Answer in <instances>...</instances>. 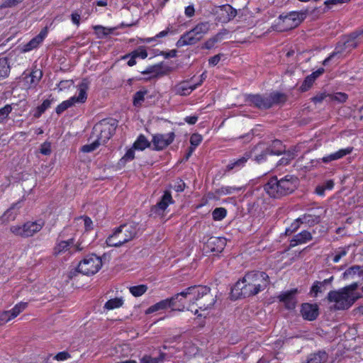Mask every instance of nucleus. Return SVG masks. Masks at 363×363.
I'll return each mask as SVG.
<instances>
[{
    "label": "nucleus",
    "mask_w": 363,
    "mask_h": 363,
    "mask_svg": "<svg viewBox=\"0 0 363 363\" xmlns=\"http://www.w3.org/2000/svg\"><path fill=\"white\" fill-rule=\"evenodd\" d=\"M269 284V276L264 272L247 273L242 280L236 282L232 293L238 296L250 297L264 290Z\"/></svg>",
    "instance_id": "1"
},
{
    "label": "nucleus",
    "mask_w": 363,
    "mask_h": 363,
    "mask_svg": "<svg viewBox=\"0 0 363 363\" xmlns=\"http://www.w3.org/2000/svg\"><path fill=\"white\" fill-rule=\"evenodd\" d=\"M298 179L293 175H286L278 179L271 178L264 185L265 191L274 198H279L292 193L297 187Z\"/></svg>",
    "instance_id": "2"
},
{
    "label": "nucleus",
    "mask_w": 363,
    "mask_h": 363,
    "mask_svg": "<svg viewBox=\"0 0 363 363\" xmlns=\"http://www.w3.org/2000/svg\"><path fill=\"white\" fill-rule=\"evenodd\" d=\"M357 287L358 284L353 283L338 291H331L328 294V299L335 303L336 310L348 309L359 297L356 292Z\"/></svg>",
    "instance_id": "3"
},
{
    "label": "nucleus",
    "mask_w": 363,
    "mask_h": 363,
    "mask_svg": "<svg viewBox=\"0 0 363 363\" xmlns=\"http://www.w3.org/2000/svg\"><path fill=\"white\" fill-rule=\"evenodd\" d=\"M189 294L190 303L195 304L201 311L211 308L216 303L215 297L211 294L210 288L204 286H191L182 291V296Z\"/></svg>",
    "instance_id": "4"
},
{
    "label": "nucleus",
    "mask_w": 363,
    "mask_h": 363,
    "mask_svg": "<svg viewBox=\"0 0 363 363\" xmlns=\"http://www.w3.org/2000/svg\"><path fill=\"white\" fill-rule=\"evenodd\" d=\"M139 232L137 223H128L120 225L112 235L106 239V244L110 247H120L135 238Z\"/></svg>",
    "instance_id": "5"
},
{
    "label": "nucleus",
    "mask_w": 363,
    "mask_h": 363,
    "mask_svg": "<svg viewBox=\"0 0 363 363\" xmlns=\"http://www.w3.org/2000/svg\"><path fill=\"white\" fill-rule=\"evenodd\" d=\"M247 99L249 102L260 109L269 108L273 105L283 103L286 100V95L278 91L272 92L268 95H250Z\"/></svg>",
    "instance_id": "6"
},
{
    "label": "nucleus",
    "mask_w": 363,
    "mask_h": 363,
    "mask_svg": "<svg viewBox=\"0 0 363 363\" xmlns=\"http://www.w3.org/2000/svg\"><path fill=\"white\" fill-rule=\"evenodd\" d=\"M118 123L114 119H104L95 125L93 134L100 145L105 144L116 131Z\"/></svg>",
    "instance_id": "7"
},
{
    "label": "nucleus",
    "mask_w": 363,
    "mask_h": 363,
    "mask_svg": "<svg viewBox=\"0 0 363 363\" xmlns=\"http://www.w3.org/2000/svg\"><path fill=\"white\" fill-rule=\"evenodd\" d=\"M44 226V222L42 220L28 221L22 225H12L10 227V231L16 236L26 238L33 236L38 233Z\"/></svg>",
    "instance_id": "8"
},
{
    "label": "nucleus",
    "mask_w": 363,
    "mask_h": 363,
    "mask_svg": "<svg viewBox=\"0 0 363 363\" xmlns=\"http://www.w3.org/2000/svg\"><path fill=\"white\" fill-rule=\"evenodd\" d=\"M101 266V258L96 255L91 254L86 256L79 263L77 270L84 275L90 276L98 272Z\"/></svg>",
    "instance_id": "9"
},
{
    "label": "nucleus",
    "mask_w": 363,
    "mask_h": 363,
    "mask_svg": "<svg viewBox=\"0 0 363 363\" xmlns=\"http://www.w3.org/2000/svg\"><path fill=\"white\" fill-rule=\"evenodd\" d=\"M89 88V83L86 80H83L79 85H78V91L79 94L77 96H72L69 99L65 101L62 102L60 104H59L56 108V113L57 114H61L62 112H64L65 110H67L68 108L73 106L75 103H84L86 98V91Z\"/></svg>",
    "instance_id": "10"
},
{
    "label": "nucleus",
    "mask_w": 363,
    "mask_h": 363,
    "mask_svg": "<svg viewBox=\"0 0 363 363\" xmlns=\"http://www.w3.org/2000/svg\"><path fill=\"white\" fill-rule=\"evenodd\" d=\"M307 11H292L285 16H280L282 21L283 30L297 27L306 18Z\"/></svg>",
    "instance_id": "11"
},
{
    "label": "nucleus",
    "mask_w": 363,
    "mask_h": 363,
    "mask_svg": "<svg viewBox=\"0 0 363 363\" xmlns=\"http://www.w3.org/2000/svg\"><path fill=\"white\" fill-rule=\"evenodd\" d=\"M175 134L170 132L166 134H155L152 135L151 143L152 144V150L160 151L169 145L174 140Z\"/></svg>",
    "instance_id": "12"
},
{
    "label": "nucleus",
    "mask_w": 363,
    "mask_h": 363,
    "mask_svg": "<svg viewBox=\"0 0 363 363\" xmlns=\"http://www.w3.org/2000/svg\"><path fill=\"white\" fill-rule=\"evenodd\" d=\"M283 152H284V147L281 141L275 140L269 147L266 148L260 155H257L255 160L257 162H260L264 160L267 155H279Z\"/></svg>",
    "instance_id": "13"
},
{
    "label": "nucleus",
    "mask_w": 363,
    "mask_h": 363,
    "mask_svg": "<svg viewBox=\"0 0 363 363\" xmlns=\"http://www.w3.org/2000/svg\"><path fill=\"white\" fill-rule=\"evenodd\" d=\"M173 203L174 201L170 191H165L161 200L155 206H152V212L161 215L167 209V206Z\"/></svg>",
    "instance_id": "14"
},
{
    "label": "nucleus",
    "mask_w": 363,
    "mask_h": 363,
    "mask_svg": "<svg viewBox=\"0 0 363 363\" xmlns=\"http://www.w3.org/2000/svg\"><path fill=\"white\" fill-rule=\"evenodd\" d=\"M301 313L305 320H314L318 315V306L315 303H303L301 305Z\"/></svg>",
    "instance_id": "15"
},
{
    "label": "nucleus",
    "mask_w": 363,
    "mask_h": 363,
    "mask_svg": "<svg viewBox=\"0 0 363 363\" xmlns=\"http://www.w3.org/2000/svg\"><path fill=\"white\" fill-rule=\"evenodd\" d=\"M296 289H292L281 294L278 298L279 301L283 302L286 308L289 310L294 309L296 305Z\"/></svg>",
    "instance_id": "16"
},
{
    "label": "nucleus",
    "mask_w": 363,
    "mask_h": 363,
    "mask_svg": "<svg viewBox=\"0 0 363 363\" xmlns=\"http://www.w3.org/2000/svg\"><path fill=\"white\" fill-rule=\"evenodd\" d=\"M200 40L201 38H199V35H197V34L191 29L180 37L177 40L176 45L177 48H182L185 45H194Z\"/></svg>",
    "instance_id": "17"
},
{
    "label": "nucleus",
    "mask_w": 363,
    "mask_h": 363,
    "mask_svg": "<svg viewBox=\"0 0 363 363\" xmlns=\"http://www.w3.org/2000/svg\"><path fill=\"white\" fill-rule=\"evenodd\" d=\"M72 245H74V238H70L67 240H57L53 248V255L59 256L66 252L72 254V252H71Z\"/></svg>",
    "instance_id": "18"
},
{
    "label": "nucleus",
    "mask_w": 363,
    "mask_h": 363,
    "mask_svg": "<svg viewBox=\"0 0 363 363\" xmlns=\"http://www.w3.org/2000/svg\"><path fill=\"white\" fill-rule=\"evenodd\" d=\"M177 298V296L162 300L160 302L149 307L146 311V313H152L160 310L166 309L167 308H171L173 311V307H174L176 305Z\"/></svg>",
    "instance_id": "19"
},
{
    "label": "nucleus",
    "mask_w": 363,
    "mask_h": 363,
    "mask_svg": "<svg viewBox=\"0 0 363 363\" xmlns=\"http://www.w3.org/2000/svg\"><path fill=\"white\" fill-rule=\"evenodd\" d=\"M169 69L163 66L162 64H157L148 67L145 70L142 71L143 74H150V78H158L166 75L168 73Z\"/></svg>",
    "instance_id": "20"
},
{
    "label": "nucleus",
    "mask_w": 363,
    "mask_h": 363,
    "mask_svg": "<svg viewBox=\"0 0 363 363\" xmlns=\"http://www.w3.org/2000/svg\"><path fill=\"white\" fill-rule=\"evenodd\" d=\"M237 16V10L230 5L226 4L220 7V20L223 23H227L233 19Z\"/></svg>",
    "instance_id": "21"
},
{
    "label": "nucleus",
    "mask_w": 363,
    "mask_h": 363,
    "mask_svg": "<svg viewBox=\"0 0 363 363\" xmlns=\"http://www.w3.org/2000/svg\"><path fill=\"white\" fill-rule=\"evenodd\" d=\"M324 72L323 68H320L315 72H313L310 75L307 76L304 81L303 82L301 86H300V90L301 91H308L314 83L315 80L323 73Z\"/></svg>",
    "instance_id": "22"
},
{
    "label": "nucleus",
    "mask_w": 363,
    "mask_h": 363,
    "mask_svg": "<svg viewBox=\"0 0 363 363\" xmlns=\"http://www.w3.org/2000/svg\"><path fill=\"white\" fill-rule=\"evenodd\" d=\"M312 235L307 230H303L296 235L290 241V247H294L298 245L303 244L311 240Z\"/></svg>",
    "instance_id": "23"
},
{
    "label": "nucleus",
    "mask_w": 363,
    "mask_h": 363,
    "mask_svg": "<svg viewBox=\"0 0 363 363\" xmlns=\"http://www.w3.org/2000/svg\"><path fill=\"white\" fill-rule=\"evenodd\" d=\"M353 148L348 147L347 148L340 149L338 151L330 154L325 157H323L321 160L323 162L328 163L334 160H337L339 159L342 158L343 157L350 154L352 151Z\"/></svg>",
    "instance_id": "24"
},
{
    "label": "nucleus",
    "mask_w": 363,
    "mask_h": 363,
    "mask_svg": "<svg viewBox=\"0 0 363 363\" xmlns=\"http://www.w3.org/2000/svg\"><path fill=\"white\" fill-rule=\"evenodd\" d=\"M198 86V84H190L189 82H182L174 86L177 94L186 96L191 93Z\"/></svg>",
    "instance_id": "25"
},
{
    "label": "nucleus",
    "mask_w": 363,
    "mask_h": 363,
    "mask_svg": "<svg viewBox=\"0 0 363 363\" xmlns=\"http://www.w3.org/2000/svg\"><path fill=\"white\" fill-rule=\"evenodd\" d=\"M177 296V298L176 299V305L174 307H173V311H184L185 309L189 310V307L191 306V303H190L188 306H186V300H189L190 301L189 294L182 296V292H180L175 294L172 297Z\"/></svg>",
    "instance_id": "26"
},
{
    "label": "nucleus",
    "mask_w": 363,
    "mask_h": 363,
    "mask_svg": "<svg viewBox=\"0 0 363 363\" xmlns=\"http://www.w3.org/2000/svg\"><path fill=\"white\" fill-rule=\"evenodd\" d=\"M225 245V240L223 238L213 237L207 242V246L212 252H220L223 251Z\"/></svg>",
    "instance_id": "27"
},
{
    "label": "nucleus",
    "mask_w": 363,
    "mask_h": 363,
    "mask_svg": "<svg viewBox=\"0 0 363 363\" xmlns=\"http://www.w3.org/2000/svg\"><path fill=\"white\" fill-rule=\"evenodd\" d=\"M19 208V202L13 203L1 216V220L4 223L13 221L18 214Z\"/></svg>",
    "instance_id": "28"
},
{
    "label": "nucleus",
    "mask_w": 363,
    "mask_h": 363,
    "mask_svg": "<svg viewBox=\"0 0 363 363\" xmlns=\"http://www.w3.org/2000/svg\"><path fill=\"white\" fill-rule=\"evenodd\" d=\"M46 35L47 30H42L37 36L33 38L24 46L23 50L25 52H28L33 50V48H37L43 42Z\"/></svg>",
    "instance_id": "29"
},
{
    "label": "nucleus",
    "mask_w": 363,
    "mask_h": 363,
    "mask_svg": "<svg viewBox=\"0 0 363 363\" xmlns=\"http://www.w3.org/2000/svg\"><path fill=\"white\" fill-rule=\"evenodd\" d=\"M228 33V31L225 29L221 30L220 32L218 33L213 38H209L203 45V48L206 49H211L214 45L221 40L224 35H227Z\"/></svg>",
    "instance_id": "30"
},
{
    "label": "nucleus",
    "mask_w": 363,
    "mask_h": 363,
    "mask_svg": "<svg viewBox=\"0 0 363 363\" xmlns=\"http://www.w3.org/2000/svg\"><path fill=\"white\" fill-rule=\"evenodd\" d=\"M123 303L124 300L122 297L114 298L106 301L104 308L108 311L113 310L121 307L123 305Z\"/></svg>",
    "instance_id": "31"
},
{
    "label": "nucleus",
    "mask_w": 363,
    "mask_h": 363,
    "mask_svg": "<svg viewBox=\"0 0 363 363\" xmlns=\"http://www.w3.org/2000/svg\"><path fill=\"white\" fill-rule=\"evenodd\" d=\"M28 306V303L26 302H20L15 305V306L7 311L11 319H13L17 317L22 311H23Z\"/></svg>",
    "instance_id": "32"
},
{
    "label": "nucleus",
    "mask_w": 363,
    "mask_h": 363,
    "mask_svg": "<svg viewBox=\"0 0 363 363\" xmlns=\"http://www.w3.org/2000/svg\"><path fill=\"white\" fill-rule=\"evenodd\" d=\"M28 306V303L26 302H20L15 305V306L7 311L11 319H13L17 317L22 311H23Z\"/></svg>",
    "instance_id": "33"
},
{
    "label": "nucleus",
    "mask_w": 363,
    "mask_h": 363,
    "mask_svg": "<svg viewBox=\"0 0 363 363\" xmlns=\"http://www.w3.org/2000/svg\"><path fill=\"white\" fill-rule=\"evenodd\" d=\"M28 306V303L26 302H20L15 305V306L7 311L11 319H13L17 317L22 311H23Z\"/></svg>",
    "instance_id": "34"
},
{
    "label": "nucleus",
    "mask_w": 363,
    "mask_h": 363,
    "mask_svg": "<svg viewBox=\"0 0 363 363\" xmlns=\"http://www.w3.org/2000/svg\"><path fill=\"white\" fill-rule=\"evenodd\" d=\"M210 25L208 22H202L197 24L192 30L199 35L201 40L209 30Z\"/></svg>",
    "instance_id": "35"
},
{
    "label": "nucleus",
    "mask_w": 363,
    "mask_h": 363,
    "mask_svg": "<svg viewBox=\"0 0 363 363\" xmlns=\"http://www.w3.org/2000/svg\"><path fill=\"white\" fill-rule=\"evenodd\" d=\"M363 32L359 33H352L350 34L347 39L344 42V46L346 49H353L357 46L358 42L356 41V39L359 35H360Z\"/></svg>",
    "instance_id": "36"
},
{
    "label": "nucleus",
    "mask_w": 363,
    "mask_h": 363,
    "mask_svg": "<svg viewBox=\"0 0 363 363\" xmlns=\"http://www.w3.org/2000/svg\"><path fill=\"white\" fill-rule=\"evenodd\" d=\"M151 144L152 143L149 142L143 135H140L134 143L133 147L136 150H143L146 147H150Z\"/></svg>",
    "instance_id": "37"
},
{
    "label": "nucleus",
    "mask_w": 363,
    "mask_h": 363,
    "mask_svg": "<svg viewBox=\"0 0 363 363\" xmlns=\"http://www.w3.org/2000/svg\"><path fill=\"white\" fill-rule=\"evenodd\" d=\"M165 354L163 352H160V355L157 357H152L150 355L145 354L140 359L139 363H160L162 362L164 359Z\"/></svg>",
    "instance_id": "38"
},
{
    "label": "nucleus",
    "mask_w": 363,
    "mask_h": 363,
    "mask_svg": "<svg viewBox=\"0 0 363 363\" xmlns=\"http://www.w3.org/2000/svg\"><path fill=\"white\" fill-rule=\"evenodd\" d=\"M299 220H301V223L313 225L320 222V217L311 214H304L302 217L299 218Z\"/></svg>",
    "instance_id": "39"
},
{
    "label": "nucleus",
    "mask_w": 363,
    "mask_h": 363,
    "mask_svg": "<svg viewBox=\"0 0 363 363\" xmlns=\"http://www.w3.org/2000/svg\"><path fill=\"white\" fill-rule=\"evenodd\" d=\"M10 72V67L6 58L0 59V80L7 77Z\"/></svg>",
    "instance_id": "40"
},
{
    "label": "nucleus",
    "mask_w": 363,
    "mask_h": 363,
    "mask_svg": "<svg viewBox=\"0 0 363 363\" xmlns=\"http://www.w3.org/2000/svg\"><path fill=\"white\" fill-rule=\"evenodd\" d=\"M147 286L145 284H140L129 287L130 294L135 297H139L143 295L147 290Z\"/></svg>",
    "instance_id": "41"
},
{
    "label": "nucleus",
    "mask_w": 363,
    "mask_h": 363,
    "mask_svg": "<svg viewBox=\"0 0 363 363\" xmlns=\"http://www.w3.org/2000/svg\"><path fill=\"white\" fill-rule=\"evenodd\" d=\"M363 272V267H360L358 265H354L349 269H347L344 273H343V277L345 279H348L350 277L355 275V274H362Z\"/></svg>",
    "instance_id": "42"
},
{
    "label": "nucleus",
    "mask_w": 363,
    "mask_h": 363,
    "mask_svg": "<svg viewBox=\"0 0 363 363\" xmlns=\"http://www.w3.org/2000/svg\"><path fill=\"white\" fill-rule=\"evenodd\" d=\"M94 29L98 37L99 38H103L111 34L114 30L115 28H108L104 27L102 26H94Z\"/></svg>",
    "instance_id": "43"
},
{
    "label": "nucleus",
    "mask_w": 363,
    "mask_h": 363,
    "mask_svg": "<svg viewBox=\"0 0 363 363\" xmlns=\"http://www.w3.org/2000/svg\"><path fill=\"white\" fill-rule=\"evenodd\" d=\"M297 155L296 151L295 149L294 150H289L287 152H284V157H283L279 162L280 164H287L289 163L291 160L295 158V157Z\"/></svg>",
    "instance_id": "44"
},
{
    "label": "nucleus",
    "mask_w": 363,
    "mask_h": 363,
    "mask_svg": "<svg viewBox=\"0 0 363 363\" xmlns=\"http://www.w3.org/2000/svg\"><path fill=\"white\" fill-rule=\"evenodd\" d=\"M248 159H249V156L248 155H245V156L240 157V159H238V160H235V161L228 164L227 165V169L228 170H230V169H233L236 168V167H243L244 164L246 163V162L247 161Z\"/></svg>",
    "instance_id": "45"
},
{
    "label": "nucleus",
    "mask_w": 363,
    "mask_h": 363,
    "mask_svg": "<svg viewBox=\"0 0 363 363\" xmlns=\"http://www.w3.org/2000/svg\"><path fill=\"white\" fill-rule=\"evenodd\" d=\"M227 214V211L225 208L220 207L215 208L212 212V216L214 220H223Z\"/></svg>",
    "instance_id": "46"
},
{
    "label": "nucleus",
    "mask_w": 363,
    "mask_h": 363,
    "mask_svg": "<svg viewBox=\"0 0 363 363\" xmlns=\"http://www.w3.org/2000/svg\"><path fill=\"white\" fill-rule=\"evenodd\" d=\"M51 104V101L49 99H46L43 101V104L38 106L36 108V111L34 113L35 118H39L45 111L46 109H48Z\"/></svg>",
    "instance_id": "47"
},
{
    "label": "nucleus",
    "mask_w": 363,
    "mask_h": 363,
    "mask_svg": "<svg viewBox=\"0 0 363 363\" xmlns=\"http://www.w3.org/2000/svg\"><path fill=\"white\" fill-rule=\"evenodd\" d=\"M13 108L11 105L6 104L3 108H0V123L4 122L9 117Z\"/></svg>",
    "instance_id": "48"
},
{
    "label": "nucleus",
    "mask_w": 363,
    "mask_h": 363,
    "mask_svg": "<svg viewBox=\"0 0 363 363\" xmlns=\"http://www.w3.org/2000/svg\"><path fill=\"white\" fill-rule=\"evenodd\" d=\"M347 99V95L345 93L337 92L334 94H330L329 100L335 101L338 103H344Z\"/></svg>",
    "instance_id": "49"
},
{
    "label": "nucleus",
    "mask_w": 363,
    "mask_h": 363,
    "mask_svg": "<svg viewBox=\"0 0 363 363\" xmlns=\"http://www.w3.org/2000/svg\"><path fill=\"white\" fill-rule=\"evenodd\" d=\"M147 94L146 91H137L133 96V104L135 106L141 105V103L145 100V95Z\"/></svg>",
    "instance_id": "50"
},
{
    "label": "nucleus",
    "mask_w": 363,
    "mask_h": 363,
    "mask_svg": "<svg viewBox=\"0 0 363 363\" xmlns=\"http://www.w3.org/2000/svg\"><path fill=\"white\" fill-rule=\"evenodd\" d=\"M24 0H4L0 4V9H4L6 8H11L17 6L18 4L23 2Z\"/></svg>",
    "instance_id": "51"
},
{
    "label": "nucleus",
    "mask_w": 363,
    "mask_h": 363,
    "mask_svg": "<svg viewBox=\"0 0 363 363\" xmlns=\"http://www.w3.org/2000/svg\"><path fill=\"white\" fill-rule=\"evenodd\" d=\"M130 55H133V57H140L145 59L147 57V52L143 47H140L137 50L133 51Z\"/></svg>",
    "instance_id": "52"
},
{
    "label": "nucleus",
    "mask_w": 363,
    "mask_h": 363,
    "mask_svg": "<svg viewBox=\"0 0 363 363\" xmlns=\"http://www.w3.org/2000/svg\"><path fill=\"white\" fill-rule=\"evenodd\" d=\"M99 145V142L95 140L91 144L83 145L81 150L83 152H91L95 150Z\"/></svg>",
    "instance_id": "53"
},
{
    "label": "nucleus",
    "mask_w": 363,
    "mask_h": 363,
    "mask_svg": "<svg viewBox=\"0 0 363 363\" xmlns=\"http://www.w3.org/2000/svg\"><path fill=\"white\" fill-rule=\"evenodd\" d=\"M41 77H42L41 71L36 70V71L32 72L29 74L28 78L30 79V84H35L40 81Z\"/></svg>",
    "instance_id": "54"
},
{
    "label": "nucleus",
    "mask_w": 363,
    "mask_h": 363,
    "mask_svg": "<svg viewBox=\"0 0 363 363\" xmlns=\"http://www.w3.org/2000/svg\"><path fill=\"white\" fill-rule=\"evenodd\" d=\"M242 189L241 187H235V186H223L220 189V194L227 195L232 194L236 191H239Z\"/></svg>",
    "instance_id": "55"
},
{
    "label": "nucleus",
    "mask_w": 363,
    "mask_h": 363,
    "mask_svg": "<svg viewBox=\"0 0 363 363\" xmlns=\"http://www.w3.org/2000/svg\"><path fill=\"white\" fill-rule=\"evenodd\" d=\"M301 220H299V218H297L294 222L291 223L289 228L286 229L285 234L290 235L294 232H296L300 227Z\"/></svg>",
    "instance_id": "56"
},
{
    "label": "nucleus",
    "mask_w": 363,
    "mask_h": 363,
    "mask_svg": "<svg viewBox=\"0 0 363 363\" xmlns=\"http://www.w3.org/2000/svg\"><path fill=\"white\" fill-rule=\"evenodd\" d=\"M202 140V136L198 133H194L190 138V143L194 147L198 146Z\"/></svg>",
    "instance_id": "57"
},
{
    "label": "nucleus",
    "mask_w": 363,
    "mask_h": 363,
    "mask_svg": "<svg viewBox=\"0 0 363 363\" xmlns=\"http://www.w3.org/2000/svg\"><path fill=\"white\" fill-rule=\"evenodd\" d=\"M347 255V250L345 249H340L338 251L335 252V254L333 256V260L335 263H337L340 261V259Z\"/></svg>",
    "instance_id": "58"
},
{
    "label": "nucleus",
    "mask_w": 363,
    "mask_h": 363,
    "mask_svg": "<svg viewBox=\"0 0 363 363\" xmlns=\"http://www.w3.org/2000/svg\"><path fill=\"white\" fill-rule=\"evenodd\" d=\"M134 148L129 149L125 155L121 158V161L128 162L133 160L135 157Z\"/></svg>",
    "instance_id": "59"
},
{
    "label": "nucleus",
    "mask_w": 363,
    "mask_h": 363,
    "mask_svg": "<svg viewBox=\"0 0 363 363\" xmlns=\"http://www.w3.org/2000/svg\"><path fill=\"white\" fill-rule=\"evenodd\" d=\"M11 318L7 312V311H1L0 312V325H2L9 320H11Z\"/></svg>",
    "instance_id": "60"
},
{
    "label": "nucleus",
    "mask_w": 363,
    "mask_h": 363,
    "mask_svg": "<svg viewBox=\"0 0 363 363\" xmlns=\"http://www.w3.org/2000/svg\"><path fill=\"white\" fill-rule=\"evenodd\" d=\"M70 357V354L67 352H60L59 353H57L55 356V359L57 360V361H63V360H66L67 359H69Z\"/></svg>",
    "instance_id": "61"
},
{
    "label": "nucleus",
    "mask_w": 363,
    "mask_h": 363,
    "mask_svg": "<svg viewBox=\"0 0 363 363\" xmlns=\"http://www.w3.org/2000/svg\"><path fill=\"white\" fill-rule=\"evenodd\" d=\"M330 94H326L325 93H320L315 95L313 99V101L315 103H321L327 97L329 98Z\"/></svg>",
    "instance_id": "62"
},
{
    "label": "nucleus",
    "mask_w": 363,
    "mask_h": 363,
    "mask_svg": "<svg viewBox=\"0 0 363 363\" xmlns=\"http://www.w3.org/2000/svg\"><path fill=\"white\" fill-rule=\"evenodd\" d=\"M86 247V246H85L84 244H83V242L82 241H78L77 243H75L74 242V245L72 246V248L74 249V252H80V251H82L83 250H84L85 248Z\"/></svg>",
    "instance_id": "63"
},
{
    "label": "nucleus",
    "mask_w": 363,
    "mask_h": 363,
    "mask_svg": "<svg viewBox=\"0 0 363 363\" xmlns=\"http://www.w3.org/2000/svg\"><path fill=\"white\" fill-rule=\"evenodd\" d=\"M40 153L44 155H50L51 153L50 145L47 143L42 145L40 148Z\"/></svg>",
    "instance_id": "64"
}]
</instances>
